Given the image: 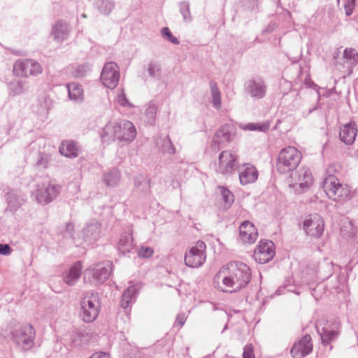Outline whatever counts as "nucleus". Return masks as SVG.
Here are the masks:
<instances>
[{"label": "nucleus", "mask_w": 358, "mask_h": 358, "mask_svg": "<svg viewBox=\"0 0 358 358\" xmlns=\"http://www.w3.org/2000/svg\"><path fill=\"white\" fill-rule=\"evenodd\" d=\"M10 252V248L8 245L0 244V254L1 255H8Z\"/></svg>", "instance_id": "nucleus-39"}, {"label": "nucleus", "mask_w": 358, "mask_h": 358, "mask_svg": "<svg viewBox=\"0 0 358 358\" xmlns=\"http://www.w3.org/2000/svg\"><path fill=\"white\" fill-rule=\"evenodd\" d=\"M13 71L17 76H35L42 73L43 68L33 59L19 60L15 63Z\"/></svg>", "instance_id": "nucleus-8"}, {"label": "nucleus", "mask_w": 358, "mask_h": 358, "mask_svg": "<svg viewBox=\"0 0 358 358\" xmlns=\"http://www.w3.org/2000/svg\"><path fill=\"white\" fill-rule=\"evenodd\" d=\"M162 35L164 37H166L170 41H171L174 44H178L179 43L177 38L174 37L169 30L168 27H164L162 30Z\"/></svg>", "instance_id": "nucleus-36"}, {"label": "nucleus", "mask_w": 358, "mask_h": 358, "mask_svg": "<svg viewBox=\"0 0 358 358\" xmlns=\"http://www.w3.org/2000/svg\"><path fill=\"white\" fill-rule=\"evenodd\" d=\"M258 172L254 166L248 164L243 166L239 172V179L242 185H248L256 181Z\"/></svg>", "instance_id": "nucleus-18"}, {"label": "nucleus", "mask_w": 358, "mask_h": 358, "mask_svg": "<svg viewBox=\"0 0 358 358\" xmlns=\"http://www.w3.org/2000/svg\"><path fill=\"white\" fill-rule=\"evenodd\" d=\"M120 176L117 173H108L105 176V181L109 185H113L119 180Z\"/></svg>", "instance_id": "nucleus-35"}, {"label": "nucleus", "mask_w": 358, "mask_h": 358, "mask_svg": "<svg viewBox=\"0 0 358 358\" xmlns=\"http://www.w3.org/2000/svg\"><path fill=\"white\" fill-rule=\"evenodd\" d=\"M183 323H184V322H183V321H182V320H181V321H180V322H179L180 326H182V325L183 324Z\"/></svg>", "instance_id": "nucleus-41"}, {"label": "nucleus", "mask_w": 358, "mask_h": 358, "mask_svg": "<svg viewBox=\"0 0 358 358\" xmlns=\"http://www.w3.org/2000/svg\"><path fill=\"white\" fill-rule=\"evenodd\" d=\"M270 124L265 123H249L246 124L243 129L250 131H266L269 129Z\"/></svg>", "instance_id": "nucleus-29"}, {"label": "nucleus", "mask_w": 358, "mask_h": 358, "mask_svg": "<svg viewBox=\"0 0 358 358\" xmlns=\"http://www.w3.org/2000/svg\"><path fill=\"white\" fill-rule=\"evenodd\" d=\"M109 275L110 271L108 268L97 265L96 267L86 270L84 278L90 282L92 281L91 278H92L95 283H101L108 278Z\"/></svg>", "instance_id": "nucleus-16"}, {"label": "nucleus", "mask_w": 358, "mask_h": 358, "mask_svg": "<svg viewBox=\"0 0 358 358\" xmlns=\"http://www.w3.org/2000/svg\"><path fill=\"white\" fill-rule=\"evenodd\" d=\"M69 96L73 100H82L83 99V90L82 87L76 83H72L67 85Z\"/></svg>", "instance_id": "nucleus-23"}, {"label": "nucleus", "mask_w": 358, "mask_h": 358, "mask_svg": "<svg viewBox=\"0 0 358 358\" xmlns=\"http://www.w3.org/2000/svg\"><path fill=\"white\" fill-rule=\"evenodd\" d=\"M81 269V263L80 262L75 263L71 268L69 273L65 276V282L68 285H73L79 278Z\"/></svg>", "instance_id": "nucleus-21"}, {"label": "nucleus", "mask_w": 358, "mask_h": 358, "mask_svg": "<svg viewBox=\"0 0 358 358\" xmlns=\"http://www.w3.org/2000/svg\"><path fill=\"white\" fill-rule=\"evenodd\" d=\"M220 141H218V143H220V141H222L223 140H221V138H219Z\"/></svg>", "instance_id": "nucleus-42"}, {"label": "nucleus", "mask_w": 358, "mask_h": 358, "mask_svg": "<svg viewBox=\"0 0 358 358\" xmlns=\"http://www.w3.org/2000/svg\"><path fill=\"white\" fill-rule=\"evenodd\" d=\"M303 228L307 235L319 238L324 232V221L320 215H310L304 219Z\"/></svg>", "instance_id": "nucleus-9"}, {"label": "nucleus", "mask_w": 358, "mask_h": 358, "mask_svg": "<svg viewBox=\"0 0 358 358\" xmlns=\"http://www.w3.org/2000/svg\"><path fill=\"white\" fill-rule=\"evenodd\" d=\"M239 236L243 243L253 244L258 238V231L253 223L245 221L239 227Z\"/></svg>", "instance_id": "nucleus-14"}, {"label": "nucleus", "mask_w": 358, "mask_h": 358, "mask_svg": "<svg viewBox=\"0 0 358 358\" xmlns=\"http://www.w3.org/2000/svg\"><path fill=\"white\" fill-rule=\"evenodd\" d=\"M210 88L213 96V103L216 108H220L221 107V96L217 84L214 82H211Z\"/></svg>", "instance_id": "nucleus-27"}, {"label": "nucleus", "mask_w": 358, "mask_h": 358, "mask_svg": "<svg viewBox=\"0 0 358 358\" xmlns=\"http://www.w3.org/2000/svg\"><path fill=\"white\" fill-rule=\"evenodd\" d=\"M90 358H110V355L104 352H98L94 353Z\"/></svg>", "instance_id": "nucleus-38"}, {"label": "nucleus", "mask_w": 358, "mask_h": 358, "mask_svg": "<svg viewBox=\"0 0 358 358\" xmlns=\"http://www.w3.org/2000/svg\"><path fill=\"white\" fill-rule=\"evenodd\" d=\"M137 291L135 285H131L124 292L121 299V306L123 308H127L129 306Z\"/></svg>", "instance_id": "nucleus-22"}, {"label": "nucleus", "mask_w": 358, "mask_h": 358, "mask_svg": "<svg viewBox=\"0 0 358 358\" xmlns=\"http://www.w3.org/2000/svg\"><path fill=\"white\" fill-rule=\"evenodd\" d=\"M338 331L324 329L321 334L322 341L324 343H328L338 335Z\"/></svg>", "instance_id": "nucleus-33"}, {"label": "nucleus", "mask_w": 358, "mask_h": 358, "mask_svg": "<svg viewBox=\"0 0 358 358\" xmlns=\"http://www.w3.org/2000/svg\"><path fill=\"white\" fill-rule=\"evenodd\" d=\"M100 302L96 295H86L81 301V315L85 322H93L99 315Z\"/></svg>", "instance_id": "nucleus-7"}, {"label": "nucleus", "mask_w": 358, "mask_h": 358, "mask_svg": "<svg viewBox=\"0 0 358 358\" xmlns=\"http://www.w3.org/2000/svg\"><path fill=\"white\" fill-rule=\"evenodd\" d=\"M56 190L54 186H48L45 192L39 191L37 194V199L40 203L50 202L52 196H55Z\"/></svg>", "instance_id": "nucleus-24"}, {"label": "nucleus", "mask_w": 358, "mask_h": 358, "mask_svg": "<svg viewBox=\"0 0 358 358\" xmlns=\"http://www.w3.org/2000/svg\"><path fill=\"white\" fill-rule=\"evenodd\" d=\"M357 134V128L355 123H350L343 125L341 128L340 138L341 140L348 145H351L354 143Z\"/></svg>", "instance_id": "nucleus-17"}, {"label": "nucleus", "mask_w": 358, "mask_h": 358, "mask_svg": "<svg viewBox=\"0 0 358 358\" xmlns=\"http://www.w3.org/2000/svg\"><path fill=\"white\" fill-rule=\"evenodd\" d=\"M120 73L118 66L113 62L107 63L101 73V80L104 86L114 89L118 83Z\"/></svg>", "instance_id": "nucleus-12"}, {"label": "nucleus", "mask_w": 358, "mask_h": 358, "mask_svg": "<svg viewBox=\"0 0 358 358\" xmlns=\"http://www.w3.org/2000/svg\"><path fill=\"white\" fill-rule=\"evenodd\" d=\"M243 358H255L254 348L251 344L247 345L243 350Z\"/></svg>", "instance_id": "nucleus-37"}, {"label": "nucleus", "mask_w": 358, "mask_h": 358, "mask_svg": "<svg viewBox=\"0 0 358 358\" xmlns=\"http://www.w3.org/2000/svg\"><path fill=\"white\" fill-rule=\"evenodd\" d=\"M133 238L131 234H127L122 238L118 244L119 250L125 254L129 252L133 248Z\"/></svg>", "instance_id": "nucleus-25"}, {"label": "nucleus", "mask_w": 358, "mask_h": 358, "mask_svg": "<svg viewBox=\"0 0 358 358\" xmlns=\"http://www.w3.org/2000/svg\"><path fill=\"white\" fill-rule=\"evenodd\" d=\"M344 57L351 64H357L358 62V52L355 49L346 48L344 50Z\"/></svg>", "instance_id": "nucleus-32"}, {"label": "nucleus", "mask_w": 358, "mask_h": 358, "mask_svg": "<svg viewBox=\"0 0 358 358\" xmlns=\"http://www.w3.org/2000/svg\"><path fill=\"white\" fill-rule=\"evenodd\" d=\"M154 253L153 249L150 247H141L137 252V255L141 258H149Z\"/></svg>", "instance_id": "nucleus-34"}, {"label": "nucleus", "mask_w": 358, "mask_h": 358, "mask_svg": "<svg viewBox=\"0 0 358 358\" xmlns=\"http://www.w3.org/2000/svg\"><path fill=\"white\" fill-rule=\"evenodd\" d=\"M136 131L132 122L122 120L119 123H109L103 129L101 135L102 141L106 143L118 141L130 142L134 139Z\"/></svg>", "instance_id": "nucleus-2"}, {"label": "nucleus", "mask_w": 358, "mask_h": 358, "mask_svg": "<svg viewBox=\"0 0 358 358\" xmlns=\"http://www.w3.org/2000/svg\"><path fill=\"white\" fill-rule=\"evenodd\" d=\"M265 92V87L262 83H253L250 87V93L254 97L262 98Z\"/></svg>", "instance_id": "nucleus-28"}, {"label": "nucleus", "mask_w": 358, "mask_h": 358, "mask_svg": "<svg viewBox=\"0 0 358 358\" xmlns=\"http://www.w3.org/2000/svg\"><path fill=\"white\" fill-rule=\"evenodd\" d=\"M314 183V178L310 170L306 167H301L291 174L290 186L296 193H301Z\"/></svg>", "instance_id": "nucleus-6"}, {"label": "nucleus", "mask_w": 358, "mask_h": 358, "mask_svg": "<svg viewBox=\"0 0 358 358\" xmlns=\"http://www.w3.org/2000/svg\"><path fill=\"white\" fill-rule=\"evenodd\" d=\"M66 24L62 22H58L55 24L53 29L55 38L59 39L63 38L66 33Z\"/></svg>", "instance_id": "nucleus-30"}, {"label": "nucleus", "mask_w": 358, "mask_h": 358, "mask_svg": "<svg viewBox=\"0 0 358 358\" xmlns=\"http://www.w3.org/2000/svg\"><path fill=\"white\" fill-rule=\"evenodd\" d=\"M275 255V246L272 241H261L254 251V258L259 264H265L271 260Z\"/></svg>", "instance_id": "nucleus-11"}, {"label": "nucleus", "mask_w": 358, "mask_h": 358, "mask_svg": "<svg viewBox=\"0 0 358 358\" xmlns=\"http://www.w3.org/2000/svg\"><path fill=\"white\" fill-rule=\"evenodd\" d=\"M238 165V155L231 150L222 151L219 157L216 171L222 174L232 173Z\"/></svg>", "instance_id": "nucleus-10"}, {"label": "nucleus", "mask_w": 358, "mask_h": 358, "mask_svg": "<svg viewBox=\"0 0 358 358\" xmlns=\"http://www.w3.org/2000/svg\"><path fill=\"white\" fill-rule=\"evenodd\" d=\"M303 156L294 146H287L281 149L276 159V169L280 173H289L299 166Z\"/></svg>", "instance_id": "nucleus-3"}, {"label": "nucleus", "mask_w": 358, "mask_h": 358, "mask_svg": "<svg viewBox=\"0 0 358 358\" xmlns=\"http://www.w3.org/2000/svg\"><path fill=\"white\" fill-rule=\"evenodd\" d=\"M35 331L30 324H24L17 330L14 336L16 343L22 348L27 350L32 347Z\"/></svg>", "instance_id": "nucleus-13"}, {"label": "nucleus", "mask_w": 358, "mask_h": 358, "mask_svg": "<svg viewBox=\"0 0 358 358\" xmlns=\"http://www.w3.org/2000/svg\"><path fill=\"white\" fill-rule=\"evenodd\" d=\"M233 127L231 125H224L216 133L215 138H221V140L229 141L232 136Z\"/></svg>", "instance_id": "nucleus-26"}, {"label": "nucleus", "mask_w": 358, "mask_h": 358, "mask_svg": "<svg viewBox=\"0 0 358 358\" xmlns=\"http://www.w3.org/2000/svg\"><path fill=\"white\" fill-rule=\"evenodd\" d=\"M117 102L120 105L122 106H125L127 103V100L126 99L125 95L123 92L117 96Z\"/></svg>", "instance_id": "nucleus-40"}, {"label": "nucleus", "mask_w": 358, "mask_h": 358, "mask_svg": "<svg viewBox=\"0 0 358 358\" xmlns=\"http://www.w3.org/2000/svg\"><path fill=\"white\" fill-rule=\"evenodd\" d=\"M312 350L311 337L310 335H306L294 343L290 352L294 358H302L308 355Z\"/></svg>", "instance_id": "nucleus-15"}, {"label": "nucleus", "mask_w": 358, "mask_h": 358, "mask_svg": "<svg viewBox=\"0 0 358 358\" xmlns=\"http://www.w3.org/2000/svg\"><path fill=\"white\" fill-rule=\"evenodd\" d=\"M322 188L327 196L336 201H344L350 194V188L346 184H343L334 175H329L324 179Z\"/></svg>", "instance_id": "nucleus-4"}, {"label": "nucleus", "mask_w": 358, "mask_h": 358, "mask_svg": "<svg viewBox=\"0 0 358 358\" xmlns=\"http://www.w3.org/2000/svg\"><path fill=\"white\" fill-rule=\"evenodd\" d=\"M78 152L79 149L76 142L72 141H64L59 147L60 154L66 157H76Z\"/></svg>", "instance_id": "nucleus-20"}, {"label": "nucleus", "mask_w": 358, "mask_h": 358, "mask_svg": "<svg viewBox=\"0 0 358 358\" xmlns=\"http://www.w3.org/2000/svg\"><path fill=\"white\" fill-rule=\"evenodd\" d=\"M206 259V245L202 241H198L187 250L184 261L185 264L191 268L201 266Z\"/></svg>", "instance_id": "nucleus-5"}, {"label": "nucleus", "mask_w": 358, "mask_h": 358, "mask_svg": "<svg viewBox=\"0 0 358 358\" xmlns=\"http://www.w3.org/2000/svg\"><path fill=\"white\" fill-rule=\"evenodd\" d=\"M250 280V268L243 262H234L223 266L214 276L213 285L219 292H237Z\"/></svg>", "instance_id": "nucleus-1"}, {"label": "nucleus", "mask_w": 358, "mask_h": 358, "mask_svg": "<svg viewBox=\"0 0 358 358\" xmlns=\"http://www.w3.org/2000/svg\"><path fill=\"white\" fill-rule=\"evenodd\" d=\"M217 206L220 209L227 210L234 202V197L233 194L224 187L218 188L217 194Z\"/></svg>", "instance_id": "nucleus-19"}, {"label": "nucleus", "mask_w": 358, "mask_h": 358, "mask_svg": "<svg viewBox=\"0 0 358 358\" xmlns=\"http://www.w3.org/2000/svg\"><path fill=\"white\" fill-rule=\"evenodd\" d=\"M338 5L343 7L347 15L352 13L355 6V0H338Z\"/></svg>", "instance_id": "nucleus-31"}]
</instances>
